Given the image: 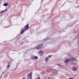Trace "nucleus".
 I'll use <instances>...</instances> for the list:
<instances>
[{"mask_svg": "<svg viewBox=\"0 0 79 79\" xmlns=\"http://www.w3.org/2000/svg\"><path fill=\"white\" fill-rule=\"evenodd\" d=\"M27 78L28 79H32V73H30L28 74Z\"/></svg>", "mask_w": 79, "mask_h": 79, "instance_id": "f257e3e1", "label": "nucleus"}, {"mask_svg": "<svg viewBox=\"0 0 79 79\" xmlns=\"http://www.w3.org/2000/svg\"><path fill=\"white\" fill-rule=\"evenodd\" d=\"M42 48V46L41 45H39L36 47V49H40V48Z\"/></svg>", "mask_w": 79, "mask_h": 79, "instance_id": "f03ea898", "label": "nucleus"}, {"mask_svg": "<svg viewBox=\"0 0 79 79\" xmlns=\"http://www.w3.org/2000/svg\"><path fill=\"white\" fill-rule=\"evenodd\" d=\"M29 29V25L27 24L25 27V30H27Z\"/></svg>", "mask_w": 79, "mask_h": 79, "instance_id": "7ed1b4c3", "label": "nucleus"}, {"mask_svg": "<svg viewBox=\"0 0 79 79\" xmlns=\"http://www.w3.org/2000/svg\"><path fill=\"white\" fill-rule=\"evenodd\" d=\"M7 11V9H6L2 11L1 12H0V13H5L6 11Z\"/></svg>", "mask_w": 79, "mask_h": 79, "instance_id": "20e7f679", "label": "nucleus"}, {"mask_svg": "<svg viewBox=\"0 0 79 79\" xmlns=\"http://www.w3.org/2000/svg\"><path fill=\"white\" fill-rule=\"evenodd\" d=\"M38 59V57L37 56H33L32 57V59L33 60H36Z\"/></svg>", "mask_w": 79, "mask_h": 79, "instance_id": "39448f33", "label": "nucleus"}, {"mask_svg": "<svg viewBox=\"0 0 79 79\" xmlns=\"http://www.w3.org/2000/svg\"><path fill=\"white\" fill-rule=\"evenodd\" d=\"M77 68L76 67H73V68L72 69L73 71H76L77 70Z\"/></svg>", "mask_w": 79, "mask_h": 79, "instance_id": "423d86ee", "label": "nucleus"}, {"mask_svg": "<svg viewBox=\"0 0 79 79\" xmlns=\"http://www.w3.org/2000/svg\"><path fill=\"white\" fill-rule=\"evenodd\" d=\"M25 31L24 30H22L21 32V34H23V33H24V31Z\"/></svg>", "mask_w": 79, "mask_h": 79, "instance_id": "0eeeda50", "label": "nucleus"}, {"mask_svg": "<svg viewBox=\"0 0 79 79\" xmlns=\"http://www.w3.org/2000/svg\"><path fill=\"white\" fill-rule=\"evenodd\" d=\"M69 60L68 59H67L65 61V63L67 64L69 62Z\"/></svg>", "mask_w": 79, "mask_h": 79, "instance_id": "6e6552de", "label": "nucleus"}, {"mask_svg": "<svg viewBox=\"0 0 79 79\" xmlns=\"http://www.w3.org/2000/svg\"><path fill=\"white\" fill-rule=\"evenodd\" d=\"M3 5V6H8V3H4Z\"/></svg>", "mask_w": 79, "mask_h": 79, "instance_id": "1a4fd4ad", "label": "nucleus"}, {"mask_svg": "<svg viewBox=\"0 0 79 79\" xmlns=\"http://www.w3.org/2000/svg\"><path fill=\"white\" fill-rule=\"evenodd\" d=\"M74 60V58H72V59H71L70 60L71 61H73V60Z\"/></svg>", "mask_w": 79, "mask_h": 79, "instance_id": "9d476101", "label": "nucleus"}, {"mask_svg": "<svg viewBox=\"0 0 79 79\" xmlns=\"http://www.w3.org/2000/svg\"><path fill=\"white\" fill-rule=\"evenodd\" d=\"M42 53V51H40L38 53H39V54H40V53Z\"/></svg>", "mask_w": 79, "mask_h": 79, "instance_id": "9b49d317", "label": "nucleus"}, {"mask_svg": "<svg viewBox=\"0 0 79 79\" xmlns=\"http://www.w3.org/2000/svg\"><path fill=\"white\" fill-rule=\"evenodd\" d=\"M48 57H47L46 58V61H48Z\"/></svg>", "mask_w": 79, "mask_h": 79, "instance_id": "f8f14e48", "label": "nucleus"}, {"mask_svg": "<svg viewBox=\"0 0 79 79\" xmlns=\"http://www.w3.org/2000/svg\"><path fill=\"white\" fill-rule=\"evenodd\" d=\"M10 65H8L7 67V68L8 69L10 67Z\"/></svg>", "mask_w": 79, "mask_h": 79, "instance_id": "ddd939ff", "label": "nucleus"}, {"mask_svg": "<svg viewBox=\"0 0 79 79\" xmlns=\"http://www.w3.org/2000/svg\"><path fill=\"white\" fill-rule=\"evenodd\" d=\"M40 79V77H37V78H35V79Z\"/></svg>", "mask_w": 79, "mask_h": 79, "instance_id": "4468645a", "label": "nucleus"}, {"mask_svg": "<svg viewBox=\"0 0 79 79\" xmlns=\"http://www.w3.org/2000/svg\"><path fill=\"white\" fill-rule=\"evenodd\" d=\"M51 56H48V57H49V58H51Z\"/></svg>", "mask_w": 79, "mask_h": 79, "instance_id": "2eb2a0df", "label": "nucleus"}, {"mask_svg": "<svg viewBox=\"0 0 79 79\" xmlns=\"http://www.w3.org/2000/svg\"><path fill=\"white\" fill-rule=\"evenodd\" d=\"M55 72H54V73H55V74H56V73L57 71H55Z\"/></svg>", "mask_w": 79, "mask_h": 79, "instance_id": "dca6fc26", "label": "nucleus"}, {"mask_svg": "<svg viewBox=\"0 0 79 79\" xmlns=\"http://www.w3.org/2000/svg\"><path fill=\"white\" fill-rule=\"evenodd\" d=\"M69 79H73V78H70Z\"/></svg>", "mask_w": 79, "mask_h": 79, "instance_id": "f3484780", "label": "nucleus"}, {"mask_svg": "<svg viewBox=\"0 0 79 79\" xmlns=\"http://www.w3.org/2000/svg\"><path fill=\"white\" fill-rule=\"evenodd\" d=\"M76 64V63H75L74 64Z\"/></svg>", "mask_w": 79, "mask_h": 79, "instance_id": "a211bd4d", "label": "nucleus"}, {"mask_svg": "<svg viewBox=\"0 0 79 79\" xmlns=\"http://www.w3.org/2000/svg\"><path fill=\"white\" fill-rule=\"evenodd\" d=\"M59 66H60V64H59Z\"/></svg>", "mask_w": 79, "mask_h": 79, "instance_id": "6ab92c4d", "label": "nucleus"}, {"mask_svg": "<svg viewBox=\"0 0 79 79\" xmlns=\"http://www.w3.org/2000/svg\"><path fill=\"white\" fill-rule=\"evenodd\" d=\"M78 7H79V6H78Z\"/></svg>", "mask_w": 79, "mask_h": 79, "instance_id": "aec40b11", "label": "nucleus"}]
</instances>
